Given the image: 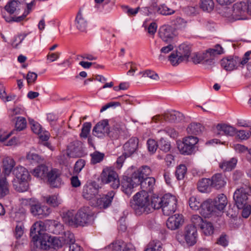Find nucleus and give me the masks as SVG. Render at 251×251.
Instances as JSON below:
<instances>
[{"instance_id": "44", "label": "nucleus", "mask_w": 251, "mask_h": 251, "mask_svg": "<svg viewBox=\"0 0 251 251\" xmlns=\"http://www.w3.org/2000/svg\"><path fill=\"white\" fill-rule=\"evenodd\" d=\"M214 7V3L213 0H201L200 7L203 11L210 12Z\"/></svg>"}, {"instance_id": "56", "label": "nucleus", "mask_w": 251, "mask_h": 251, "mask_svg": "<svg viewBox=\"0 0 251 251\" xmlns=\"http://www.w3.org/2000/svg\"><path fill=\"white\" fill-rule=\"evenodd\" d=\"M50 239L51 243V248H53V250H55V248H61L63 245H64L60 237L59 238H57L50 236Z\"/></svg>"}, {"instance_id": "48", "label": "nucleus", "mask_w": 251, "mask_h": 251, "mask_svg": "<svg viewBox=\"0 0 251 251\" xmlns=\"http://www.w3.org/2000/svg\"><path fill=\"white\" fill-rule=\"evenodd\" d=\"M26 159L31 163H36L42 162L43 158L37 153L29 152L26 155Z\"/></svg>"}, {"instance_id": "13", "label": "nucleus", "mask_w": 251, "mask_h": 251, "mask_svg": "<svg viewBox=\"0 0 251 251\" xmlns=\"http://www.w3.org/2000/svg\"><path fill=\"white\" fill-rule=\"evenodd\" d=\"M108 122L104 120L98 123L93 128L92 134L99 138L102 137L109 134Z\"/></svg>"}, {"instance_id": "64", "label": "nucleus", "mask_w": 251, "mask_h": 251, "mask_svg": "<svg viewBox=\"0 0 251 251\" xmlns=\"http://www.w3.org/2000/svg\"><path fill=\"white\" fill-rule=\"evenodd\" d=\"M236 133L237 136L241 140H247L251 135V131H246L245 130H240L238 131L236 130Z\"/></svg>"}, {"instance_id": "3", "label": "nucleus", "mask_w": 251, "mask_h": 251, "mask_svg": "<svg viewBox=\"0 0 251 251\" xmlns=\"http://www.w3.org/2000/svg\"><path fill=\"white\" fill-rule=\"evenodd\" d=\"M223 15L231 18L234 20L245 19L246 13V3L244 2H237L233 4L232 8L225 7L223 8Z\"/></svg>"}, {"instance_id": "40", "label": "nucleus", "mask_w": 251, "mask_h": 251, "mask_svg": "<svg viewBox=\"0 0 251 251\" xmlns=\"http://www.w3.org/2000/svg\"><path fill=\"white\" fill-rule=\"evenodd\" d=\"M9 185L6 177H2L0 179V193L2 197L9 194Z\"/></svg>"}, {"instance_id": "50", "label": "nucleus", "mask_w": 251, "mask_h": 251, "mask_svg": "<svg viewBox=\"0 0 251 251\" xmlns=\"http://www.w3.org/2000/svg\"><path fill=\"white\" fill-rule=\"evenodd\" d=\"M187 172V168L185 165L180 164L177 168L176 171V176L177 179H182Z\"/></svg>"}, {"instance_id": "5", "label": "nucleus", "mask_w": 251, "mask_h": 251, "mask_svg": "<svg viewBox=\"0 0 251 251\" xmlns=\"http://www.w3.org/2000/svg\"><path fill=\"white\" fill-rule=\"evenodd\" d=\"M251 195V188L245 185L236 190L233 195L235 204L238 208H242L249 203V197Z\"/></svg>"}, {"instance_id": "60", "label": "nucleus", "mask_w": 251, "mask_h": 251, "mask_svg": "<svg viewBox=\"0 0 251 251\" xmlns=\"http://www.w3.org/2000/svg\"><path fill=\"white\" fill-rule=\"evenodd\" d=\"M161 248V243L159 242H154L153 241L149 244L145 251H160Z\"/></svg>"}, {"instance_id": "37", "label": "nucleus", "mask_w": 251, "mask_h": 251, "mask_svg": "<svg viewBox=\"0 0 251 251\" xmlns=\"http://www.w3.org/2000/svg\"><path fill=\"white\" fill-rule=\"evenodd\" d=\"M28 180H18L13 181V186L15 189L19 192H23L28 189Z\"/></svg>"}, {"instance_id": "46", "label": "nucleus", "mask_w": 251, "mask_h": 251, "mask_svg": "<svg viewBox=\"0 0 251 251\" xmlns=\"http://www.w3.org/2000/svg\"><path fill=\"white\" fill-rule=\"evenodd\" d=\"M91 157V162L96 164L102 161L104 157V154L98 151H95L90 154Z\"/></svg>"}, {"instance_id": "24", "label": "nucleus", "mask_w": 251, "mask_h": 251, "mask_svg": "<svg viewBox=\"0 0 251 251\" xmlns=\"http://www.w3.org/2000/svg\"><path fill=\"white\" fill-rule=\"evenodd\" d=\"M151 174V170L147 166H143L135 172L132 175L133 178L137 179V182L144 180L145 178H149V176Z\"/></svg>"}, {"instance_id": "43", "label": "nucleus", "mask_w": 251, "mask_h": 251, "mask_svg": "<svg viewBox=\"0 0 251 251\" xmlns=\"http://www.w3.org/2000/svg\"><path fill=\"white\" fill-rule=\"evenodd\" d=\"M200 228L205 235H210L213 233L214 227L211 222L204 221Z\"/></svg>"}, {"instance_id": "8", "label": "nucleus", "mask_w": 251, "mask_h": 251, "mask_svg": "<svg viewBox=\"0 0 251 251\" xmlns=\"http://www.w3.org/2000/svg\"><path fill=\"white\" fill-rule=\"evenodd\" d=\"M162 212L164 215L169 216L176 210V198L170 194H166L162 197Z\"/></svg>"}, {"instance_id": "27", "label": "nucleus", "mask_w": 251, "mask_h": 251, "mask_svg": "<svg viewBox=\"0 0 251 251\" xmlns=\"http://www.w3.org/2000/svg\"><path fill=\"white\" fill-rule=\"evenodd\" d=\"M155 179L154 177L145 178V179L140 181L139 185L141 186L142 191L141 192L151 193L153 191Z\"/></svg>"}, {"instance_id": "62", "label": "nucleus", "mask_w": 251, "mask_h": 251, "mask_svg": "<svg viewBox=\"0 0 251 251\" xmlns=\"http://www.w3.org/2000/svg\"><path fill=\"white\" fill-rule=\"evenodd\" d=\"M147 145L149 151L151 153L155 152L158 147V143L153 139H149Z\"/></svg>"}, {"instance_id": "30", "label": "nucleus", "mask_w": 251, "mask_h": 251, "mask_svg": "<svg viewBox=\"0 0 251 251\" xmlns=\"http://www.w3.org/2000/svg\"><path fill=\"white\" fill-rule=\"evenodd\" d=\"M216 210L223 211L227 203L226 197L223 194H220L217 197L212 200Z\"/></svg>"}, {"instance_id": "10", "label": "nucleus", "mask_w": 251, "mask_h": 251, "mask_svg": "<svg viewBox=\"0 0 251 251\" xmlns=\"http://www.w3.org/2000/svg\"><path fill=\"white\" fill-rule=\"evenodd\" d=\"M84 154L83 143L81 141H74L67 147V155L70 157H81Z\"/></svg>"}, {"instance_id": "41", "label": "nucleus", "mask_w": 251, "mask_h": 251, "mask_svg": "<svg viewBox=\"0 0 251 251\" xmlns=\"http://www.w3.org/2000/svg\"><path fill=\"white\" fill-rule=\"evenodd\" d=\"M50 230L55 234H60L61 233H63V226L60 223L57 221H52L51 225L50 226Z\"/></svg>"}, {"instance_id": "47", "label": "nucleus", "mask_w": 251, "mask_h": 251, "mask_svg": "<svg viewBox=\"0 0 251 251\" xmlns=\"http://www.w3.org/2000/svg\"><path fill=\"white\" fill-rule=\"evenodd\" d=\"M76 21L77 22L76 27L77 29L82 32L85 31L87 27L86 22L81 17V15L80 13H78L76 16Z\"/></svg>"}, {"instance_id": "22", "label": "nucleus", "mask_w": 251, "mask_h": 251, "mask_svg": "<svg viewBox=\"0 0 251 251\" xmlns=\"http://www.w3.org/2000/svg\"><path fill=\"white\" fill-rule=\"evenodd\" d=\"M159 37L165 42H168L175 36L173 28L169 25L162 26L159 30Z\"/></svg>"}, {"instance_id": "11", "label": "nucleus", "mask_w": 251, "mask_h": 251, "mask_svg": "<svg viewBox=\"0 0 251 251\" xmlns=\"http://www.w3.org/2000/svg\"><path fill=\"white\" fill-rule=\"evenodd\" d=\"M99 189V186L95 181L87 183L83 187L82 195L85 199L91 200L98 194Z\"/></svg>"}, {"instance_id": "53", "label": "nucleus", "mask_w": 251, "mask_h": 251, "mask_svg": "<svg viewBox=\"0 0 251 251\" xmlns=\"http://www.w3.org/2000/svg\"><path fill=\"white\" fill-rule=\"evenodd\" d=\"M15 124V127L17 130L21 131L24 129L26 126V121L25 118L18 117Z\"/></svg>"}, {"instance_id": "23", "label": "nucleus", "mask_w": 251, "mask_h": 251, "mask_svg": "<svg viewBox=\"0 0 251 251\" xmlns=\"http://www.w3.org/2000/svg\"><path fill=\"white\" fill-rule=\"evenodd\" d=\"M211 187L216 189H220L224 187L226 182L225 175L222 174H216L210 178Z\"/></svg>"}, {"instance_id": "49", "label": "nucleus", "mask_w": 251, "mask_h": 251, "mask_svg": "<svg viewBox=\"0 0 251 251\" xmlns=\"http://www.w3.org/2000/svg\"><path fill=\"white\" fill-rule=\"evenodd\" d=\"M205 53V56L207 59H206V63H209V65H211L213 63V60L214 56L216 54H217V51L216 50L215 48L213 49H209L206 50Z\"/></svg>"}, {"instance_id": "42", "label": "nucleus", "mask_w": 251, "mask_h": 251, "mask_svg": "<svg viewBox=\"0 0 251 251\" xmlns=\"http://www.w3.org/2000/svg\"><path fill=\"white\" fill-rule=\"evenodd\" d=\"M236 163V159L232 158L229 161L223 162L220 164V167L225 171H229L235 167Z\"/></svg>"}, {"instance_id": "28", "label": "nucleus", "mask_w": 251, "mask_h": 251, "mask_svg": "<svg viewBox=\"0 0 251 251\" xmlns=\"http://www.w3.org/2000/svg\"><path fill=\"white\" fill-rule=\"evenodd\" d=\"M112 251H135L130 244H126L122 241H118L113 243Z\"/></svg>"}, {"instance_id": "4", "label": "nucleus", "mask_w": 251, "mask_h": 251, "mask_svg": "<svg viewBox=\"0 0 251 251\" xmlns=\"http://www.w3.org/2000/svg\"><path fill=\"white\" fill-rule=\"evenodd\" d=\"M251 54V50L246 52L242 58L237 56L223 58L221 61V65L226 70L232 71L239 65H244L246 64L250 59L249 56Z\"/></svg>"}, {"instance_id": "52", "label": "nucleus", "mask_w": 251, "mask_h": 251, "mask_svg": "<svg viewBox=\"0 0 251 251\" xmlns=\"http://www.w3.org/2000/svg\"><path fill=\"white\" fill-rule=\"evenodd\" d=\"M158 148L162 151L167 152H168L171 149L170 143L161 138L158 143Z\"/></svg>"}, {"instance_id": "31", "label": "nucleus", "mask_w": 251, "mask_h": 251, "mask_svg": "<svg viewBox=\"0 0 251 251\" xmlns=\"http://www.w3.org/2000/svg\"><path fill=\"white\" fill-rule=\"evenodd\" d=\"M13 173L18 180H28L30 175L28 171L24 167L17 166L13 170Z\"/></svg>"}, {"instance_id": "16", "label": "nucleus", "mask_w": 251, "mask_h": 251, "mask_svg": "<svg viewBox=\"0 0 251 251\" xmlns=\"http://www.w3.org/2000/svg\"><path fill=\"white\" fill-rule=\"evenodd\" d=\"M48 182L52 187H58L61 185L60 173L57 169H52L49 172L46 178Z\"/></svg>"}, {"instance_id": "21", "label": "nucleus", "mask_w": 251, "mask_h": 251, "mask_svg": "<svg viewBox=\"0 0 251 251\" xmlns=\"http://www.w3.org/2000/svg\"><path fill=\"white\" fill-rule=\"evenodd\" d=\"M216 128L217 135L233 136L236 134V129L230 125L218 124Z\"/></svg>"}, {"instance_id": "19", "label": "nucleus", "mask_w": 251, "mask_h": 251, "mask_svg": "<svg viewBox=\"0 0 251 251\" xmlns=\"http://www.w3.org/2000/svg\"><path fill=\"white\" fill-rule=\"evenodd\" d=\"M139 139L136 137L130 138L123 146L126 155L131 156L137 150L138 147Z\"/></svg>"}, {"instance_id": "63", "label": "nucleus", "mask_w": 251, "mask_h": 251, "mask_svg": "<svg viewBox=\"0 0 251 251\" xmlns=\"http://www.w3.org/2000/svg\"><path fill=\"white\" fill-rule=\"evenodd\" d=\"M205 56V53H204L202 55H199L196 54H195L194 56L192 57V61L195 64H198L201 63L202 61H203V63L205 64H209V63H206V57Z\"/></svg>"}, {"instance_id": "54", "label": "nucleus", "mask_w": 251, "mask_h": 251, "mask_svg": "<svg viewBox=\"0 0 251 251\" xmlns=\"http://www.w3.org/2000/svg\"><path fill=\"white\" fill-rule=\"evenodd\" d=\"M46 202L50 206L55 207L58 206L60 202L55 195H51L45 197Z\"/></svg>"}, {"instance_id": "1", "label": "nucleus", "mask_w": 251, "mask_h": 251, "mask_svg": "<svg viewBox=\"0 0 251 251\" xmlns=\"http://www.w3.org/2000/svg\"><path fill=\"white\" fill-rule=\"evenodd\" d=\"M44 224L41 222H36L31 227L30 235L32 238L34 251L41 250H46L51 248L50 236L45 232Z\"/></svg>"}, {"instance_id": "61", "label": "nucleus", "mask_w": 251, "mask_h": 251, "mask_svg": "<svg viewBox=\"0 0 251 251\" xmlns=\"http://www.w3.org/2000/svg\"><path fill=\"white\" fill-rule=\"evenodd\" d=\"M173 23L177 29H182L186 25V21L181 17H177L173 20Z\"/></svg>"}, {"instance_id": "26", "label": "nucleus", "mask_w": 251, "mask_h": 251, "mask_svg": "<svg viewBox=\"0 0 251 251\" xmlns=\"http://www.w3.org/2000/svg\"><path fill=\"white\" fill-rule=\"evenodd\" d=\"M62 218L63 222L69 226L75 227L79 226V224L77 223V220H76V215L75 214V216L73 211H68L63 212Z\"/></svg>"}, {"instance_id": "20", "label": "nucleus", "mask_w": 251, "mask_h": 251, "mask_svg": "<svg viewBox=\"0 0 251 251\" xmlns=\"http://www.w3.org/2000/svg\"><path fill=\"white\" fill-rule=\"evenodd\" d=\"M214 212H216V209L212 199H208L201 203L200 213L202 216L208 217Z\"/></svg>"}, {"instance_id": "45", "label": "nucleus", "mask_w": 251, "mask_h": 251, "mask_svg": "<svg viewBox=\"0 0 251 251\" xmlns=\"http://www.w3.org/2000/svg\"><path fill=\"white\" fill-rule=\"evenodd\" d=\"M162 197H159L156 196H153L151 199V201L150 202L151 204V211L153 209H162Z\"/></svg>"}, {"instance_id": "14", "label": "nucleus", "mask_w": 251, "mask_h": 251, "mask_svg": "<svg viewBox=\"0 0 251 251\" xmlns=\"http://www.w3.org/2000/svg\"><path fill=\"white\" fill-rule=\"evenodd\" d=\"M184 236L186 243L189 246H193L197 242V230L195 226L188 225L185 227Z\"/></svg>"}, {"instance_id": "7", "label": "nucleus", "mask_w": 251, "mask_h": 251, "mask_svg": "<svg viewBox=\"0 0 251 251\" xmlns=\"http://www.w3.org/2000/svg\"><path fill=\"white\" fill-rule=\"evenodd\" d=\"M100 177L103 183H110L113 189L118 188L120 185L117 173L111 168L104 169L101 174Z\"/></svg>"}, {"instance_id": "29", "label": "nucleus", "mask_w": 251, "mask_h": 251, "mask_svg": "<svg viewBox=\"0 0 251 251\" xmlns=\"http://www.w3.org/2000/svg\"><path fill=\"white\" fill-rule=\"evenodd\" d=\"M16 163L11 157L6 156L2 159V168L5 175L9 176L15 166Z\"/></svg>"}, {"instance_id": "25", "label": "nucleus", "mask_w": 251, "mask_h": 251, "mask_svg": "<svg viewBox=\"0 0 251 251\" xmlns=\"http://www.w3.org/2000/svg\"><path fill=\"white\" fill-rule=\"evenodd\" d=\"M62 218L63 222L69 226L75 227L79 226V224L77 223V220H76V215L75 214V216L73 211H68L63 212Z\"/></svg>"}, {"instance_id": "2", "label": "nucleus", "mask_w": 251, "mask_h": 251, "mask_svg": "<svg viewBox=\"0 0 251 251\" xmlns=\"http://www.w3.org/2000/svg\"><path fill=\"white\" fill-rule=\"evenodd\" d=\"M130 205L138 215L147 214L151 212V204L150 203L149 196L146 192L136 193L133 197V200L130 201Z\"/></svg>"}, {"instance_id": "39", "label": "nucleus", "mask_w": 251, "mask_h": 251, "mask_svg": "<svg viewBox=\"0 0 251 251\" xmlns=\"http://www.w3.org/2000/svg\"><path fill=\"white\" fill-rule=\"evenodd\" d=\"M60 238L62 239L64 245L66 244L70 245L75 242L74 234L69 231L63 232V234L60 237Z\"/></svg>"}, {"instance_id": "18", "label": "nucleus", "mask_w": 251, "mask_h": 251, "mask_svg": "<svg viewBox=\"0 0 251 251\" xmlns=\"http://www.w3.org/2000/svg\"><path fill=\"white\" fill-rule=\"evenodd\" d=\"M183 223V216L181 214H175L168 219L166 221V226L171 230H176L181 226Z\"/></svg>"}, {"instance_id": "59", "label": "nucleus", "mask_w": 251, "mask_h": 251, "mask_svg": "<svg viewBox=\"0 0 251 251\" xmlns=\"http://www.w3.org/2000/svg\"><path fill=\"white\" fill-rule=\"evenodd\" d=\"M191 221L193 225H191L193 226H195L196 227V229L197 227H200L201 226V225L204 222L203 219L198 215H193Z\"/></svg>"}, {"instance_id": "34", "label": "nucleus", "mask_w": 251, "mask_h": 251, "mask_svg": "<svg viewBox=\"0 0 251 251\" xmlns=\"http://www.w3.org/2000/svg\"><path fill=\"white\" fill-rule=\"evenodd\" d=\"M21 8V3L15 0L9 1L4 7L5 10L10 14H18Z\"/></svg>"}, {"instance_id": "58", "label": "nucleus", "mask_w": 251, "mask_h": 251, "mask_svg": "<svg viewBox=\"0 0 251 251\" xmlns=\"http://www.w3.org/2000/svg\"><path fill=\"white\" fill-rule=\"evenodd\" d=\"M91 123L86 122L83 124L81 132L80 134L81 137L86 138L88 137V135L89 134L91 128Z\"/></svg>"}, {"instance_id": "33", "label": "nucleus", "mask_w": 251, "mask_h": 251, "mask_svg": "<svg viewBox=\"0 0 251 251\" xmlns=\"http://www.w3.org/2000/svg\"><path fill=\"white\" fill-rule=\"evenodd\" d=\"M184 119L183 114L178 111H174L173 113H165L164 115L165 121L171 123H177Z\"/></svg>"}, {"instance_id": "9", "label": "nucleus", "mask_w": 251, "mask_h": 251, "mask_svg": "<svg viewBox=\"0 0 251 251\" xmlns=\"http://www.w3.org/2000/svg\"><path fill=\"white\" fill-rule=\"evenodd\" d=\"M76 220L79 226H84L93 221L94 213L89 207L80 208L76 214Z\"/></svg>"}, {"instance_id": "17", "label": "nucleus", "mask_w": 251, "mask_h": 251, "mask_svg": "<svg viewBox=\"0 0 251 251\" xmlns=\"http://www.w3.org/2000/svg\"><path fill=\"white\" fill-rule=\"evenodd\" d=\"M30 210L33 215L38 216L39 218L46 217L50 212V208L47 206H41L38 202L31 204Z\"/></svg>"}, {"instance_id": "6", "label": "nucleus", "mask_w": 251, "mask_h": 251, "mask_svg": "<svg viewBox=\"0 0 251 251\" xmlns=\"http://www.w3.org/2000/svg\"><path fill=\"white\" fill-rule=\"evenodd\" d=\"M199 141L195 136L190 135L183 139V142L178 145L177 148L182 154H191L195 151L196 145Z\"/></svg>"}, {"instance_id": "12", "label": "nucleus", "mask_w": 251, "mask_h": 251, "mask_svg": "<svg viewBox=\"0 0 251 251\" xmlns=\"http://www.w3.org/2000/svg\"><path fill=\"white\" fill-rule=\"evenodd\" d=\"M138 185L139 182L133 178V175L131 177L125 176L122 181V190L127 196H129L132 193L134 188Z\"/></svg>"}, {"instance_id": "35", "label": "nucleus", "mask_w": 251, "mask_h": 251, "mask_svg": "<svg viewBox=\"0 0 251 251\" xmlns=\"http://www.w3.org/2000/svg\"><path fill=\"white\" fill-rule=\"evenodd\" d=\"M49 172L48 167L44 164H42L35 168L32 172V174L35 176L43 179L46 178Z\"/></svg>"}, {"instance_id": "51", "label": "nucleus", "mask_w": 251, "mask_h": 251, "mask_svg": "<svg viewBox=\"0 0 251 251\" xmlns=\"http://www.w3.org/2000/svg\"><path fill=\"white\" fill-rule=\"evenodd\" d=\"M157 11L158 13L164 15H171L175 12V10L169 8L165 4H162L158 6Z\"/></svg>"}, {"instance_id": "38", "label": "nucleus", "mask_w": 251, "mask_h": 251, "mask_svg": "<svg viewBox=\"0 0 251 251\" xmlns=\"http://www.w3.org/2000/svg\"><path fill=\"white\" fill-rule=\"evenodd\" d=\"M183 61H187L191 53L190 48L185 44L179 46V51H176Z\"/></svg>"}, {"instance_id": "36", "label": "nucleus", "mask_w": 251, "mask_h": 251, "mask_svg": "<svg viewBox=\"0 0 251 251\" xmlns=\"http://www.w3.org/2000/svg\"><path fill=\"white\" fill-rule=\"evenodd\" d=\"M211 182L210 178H203L198 183V189L202 193H207L210 191Z\"/></svg>"}, {"instance_id": "15", "label": "nucleus", "mask_w": 251, "mask_h": 251, "mask_svg": "<svg viewBox=\"0 0 251 251\" xmlns=\"http://www.w3.org/2000/svg\"><path fill=\"white\" fill-rule=\"evenodd\" d=\"M115 192L111 191L102 197L97 199L95 206L100 209H105L111 204V202L115 196Z\"/></svg>"}, {"instance_id": "32", "label": "nucleus", "mask_w": 251, "mask_h": 251, "mask_svg": "<svg viewBox=\"0 0 251 251\" xmlns=\"http://www.w3.org/2000/svg\"><path fill=\"white\" fill-rule=\"evenodd\" d=\"M203 129L204 127L200 123L194 122L188 125L186 131L188 134L196 136L200 134Z\"/></svg>"}, {"instance_id": "55", "label": "nucleus", "mask_w": 251, "mask_h": 251, "mask_svg": "<svg viewBox=\"0 0 251 251\" xmlns=\"http://www.w3.org/2000/svg\"><path fill=\"white\" fill-rule=\"evenodd\" d=\"M169 60L173 66L177 65L183 61V59L179 56L176 52V53H172L169 56Z\"/></svg>"}, {"instance_id": "57", "label": "nucleus", "mask_w": 251, "mask_h": 251, "mask_svg": "<svg viewBox=\"0 0 251 251\" xmlns=\"http://www.w3.org/2000/svg\"><path fill=\"white\" fill-rule=\"evenodd\" d=\"M189 204L190 207L194 210H200L201 207V203L194 196L190 198Z\"/></svg>"}]
</instances>
